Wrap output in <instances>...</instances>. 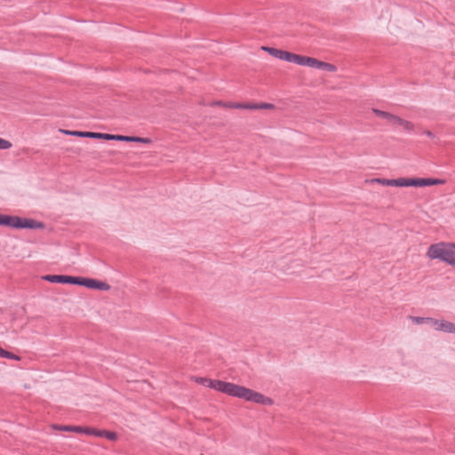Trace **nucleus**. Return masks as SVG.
I'll return each instance as SVG.
<instances>
[{
    "label": "nucleus",
    "instance_id": "obj_1",
    "mask_svg": "<svg viewBox=\"0 0 455 455\" xmlns=\"http://www.w3.org/2000/svg\"><path fill=\"white\" fill-rule=\"evenodd\" d=\"M427 256L431 259H439L455 267V243L440 242L431 244L427 249Z\"/></svg>",
    "mask_w": 455,
    "mask_h": 455
},
{
    "label": "nucleus",
    "instance_id": "obj_2",
    "mask_svg": "<svg viewBox=\"0 0 455 455\" xmlns=\"http://www.w3.org/2000/svg\"><path fill=\"white\" fill-rule=\"evenodd\" d=\"M232 396L262 405H272L274 403V401L270 397L265 396L261 393L236 384Z\"/></svg>",
    "mask_w": 455,
    "mask_h": 455
},
{
    "label": "nucleus",
    "instance_id": "obj_3",
    "mask_svg": "<svg viewBox=\"0 0 455 455\" xmlns=\"http://www.w3.org/2000/svg\"><path fill=\"white\" fill-rule=\"evenodd\" d=\"M195 381L202 386L208 387L216 391L231 395H233L235 384L218 379H211L204 377H196Z\"/></svg>",
    "mask_w": 455,
    "mask_h": 455
},
{
    "label": "nucleus",
    "instance_id": "obj_4",
    "mask_svg": "<svg viewBox=\"0 0 455 455\" xmlns=\"http://www.w3.org/2000/svg\"><path fill=\"white\" fill-rule=\"evenodd\" d=\"M262 50L279 60H286L291 63H295L299 66L305 65L307 56L299 55L283 50L267 46H263Z\"/></svg>",
    "mask_w": 455,
    "mask_h": 455
},
{
    "label": "nucleus",
    "instance_id": "obj_5",
    "mask_svg": "<svg viewBox=\"0 0 455 455\" xmlns=\"http://www.w3.org/2000/svg\"><path fill=\"white\" fill-rule=\"evenodd\" d=\"M44 280L54 283H68L79 285V276H71L65 275H47L43 277Z\"/></svg>",
    "mask_w": 455,
    "mask_h": 455
},
{
    "label": "nucleus",
    "instance_id": "obj_6",
    "mask_svg": "<svg viewBox=\"0 0 455 455\" xmlns=\"http://www.w3.org/2000/svg\"><path fill=\"white\" fill-rule=\"evenodd\" d=\"M44 228V223L37 221L33 219H25L17 216L15 219V228L18 229L29 228V229H42Z\"/></svg>",
    "mask_w": 455,
    "mask_h": 455
},
{
    "label": "nucleus",
    "instance_id": "obj_7",
    "mask_svg": "<svg viewBox=\"0 0 455 455\" xmlns=\"http://www.w3.org/2000/svg\"><path fill=\"white\" fill-rule=\"evenodd\" d=\"M60 132L76 136L80 138H90V139H101L108 140V133L93 132H82V131H69V130H60Z\"/></svg>",
    "mask_w": 455,
    "mask_h": 455
},
{
    "label": "nucleus",
    "instance_id": "obj_8",
    "mask_svg": "<svg viewBox=\"0 0 455 455\" xmlns=\"http://www.w3.org/2000/svg\"><path fill=\"white\" fill-rule=\"evenodd\" d=\"M79 281V285L84 286L89 289L100 291H108L110 289V285L108 283L100 280L80 277Z\"/></svg>",
    "mask_w": 455,
    "mask_h": 455
},
{
    "label": "nucleus",
    "instance_id": "obj_9",
    "mask_svg": "<svg viewBox=\"0 0 455 455\" xmlns=\"http://www.w3.org/2000/svg\"><path fill=\"white\" fill-rule=\"evenodd\" d=\"M304 66L317 68V69L326 70L329 72H334L337 69L336 67L331 63L323 62V61L318 60L317 59H315L312 57H307V56L306 58Z\"/></svg>",
    "mask_w": 455,
    "mask_h": 455
},
{
    "label": "nucleus",
    "instance_id": "obj_10",
    "mask_svg": "<svg viewBox=\"0 0 455 455\" xmlns=\"http://www.w3.org/2000/svg\"><path fill=\"white\" fill-rule=\"evenodd\" d=\"M108 140H117V141H127V142H140L148 144L150 143V139L148 138H142V137H135V136H124V135H113L108 134Z\"/></svg>",
    "mask_w": 455,
    "mask_h": 455
},
{
    "label": "nucleus",
    "instance_id": "obj_11",
    "mask_svg": "<svg viewBox=\"0 0 455 455\" xmlns=\"http://www.w3.org/2000/svg\"><path fill=\"white\" fill-rule=\"evenodd\" d=\"M373 181L387 186L410 187V179L399 178L395 180L375 179Z\"/></svg>",
    "mask_w": 455,
    "mask_h": 455
},
{
    "label": "nucleus",
    "instance_id": "obj_12",
    "mask_svg": "<svg viewBox=\"0 0 455 455\" xmlns=\"http://www.w3.org/2000/svg\"><path fill=\"white\" fill-rule=\"evenodd\" d=\"M443 183V180L436 179H410V187H425Z\"/></svg>",
    "mask_w": 455,
    "mask_h": 455
},
{
    "label": "nucleus",
    "instance_id": "obj_13",
    "mask_svg": "<svg viewBox=\"0 0 455 455\" xmlns=\"http://www.w3.org/2000/svg\"><path fill=\"white\" fill-rule=\"evenodd\" d=\"M372 112L379 117L386 119L387 122H389L392 124H396L399 121V116L393 115L389 112H386L383 110H379L377 108H372Z\"/></svg>",
    "mask_w": 455,
    "mask_h": 455
},
{
    "label": "nucleus",
    "instance_id": "obj_14",
    "mask_svg": "<svg viewBox=\"0 0 455 455\" xmlns=\"http://www.w3.org/2000/svg\"><path fill=\"white\" fill-rule=\"evenodd\" d=\"M435 331H441L447 333H455V323L446 320H438Z\"/></svg>",
    "mask_w": 455,
    "mask_h": 455
},
{
    "label": "nucleus",
    "instance_id": "obj_15",
    "mask_svg": "<svg viewBox=\"0 0 455 455\" xmlns=\"http://www.w3.org/2000/svg\"><path fill=\"white\" fill-rule=\"evenodd\" d=\"M410 319L416 324H430L435 330L436 329L438 323V319L432 317L410 316Z\"/></svg>",
    "mask_w": 455,
    "mask_h": 455
},
{
    "label": "nucleus",
    "instance_id": "obj_16",
    "mask_svg": "<svg viewBox=\"0 0 455 455\" xmlns=\"http://www.w3.org/2000/svg\"><path fill=\"white\" fill-rule=\"evenodd\" d=\"M56 429L61 430V431H68V432H76V433H82L85 434V431H89L90 427H83L80 426H67V425H59L54 426Z\"/></svg>",
    "mask_w": 455,
    "mask_h": 455
},
{
    "label": "nucleus",
    "instance_id": "obj_17",
    "mask_svg": "<svg viewBox=\"0 0 455 455\" xmlns=\"http://www.w3.org/2000/svg\"><path fill=\"white\" fill-rule=\"evenodd\" d=\"M17 216L0 214V226L15 228Z\"/></svg>",
    "mask_w": 455,
    "mask_h": 455
},
{
    "label": "nucleus",
    "instance_id": "obj_18",
    "mask_svg": "<svg viewBox=\"0 0 455 455\" xmlns=\"http://www.w3.org/2000/svg\"><path fill=\"white\" fill-rule=\"evenodd\" d=\"M396 124L402 126L407 132H411L414 129V124L411 122L404 120L401 117L399 118V121Z\"/></svg>",
    "mask_w": 455,
    "mask_h": 455
},
{
    "label": "nucleus",
    "instance_id": "obj_19",
    "mask_svg": "<svg viewBox=\"0 0 455 455\" xmlns=\"http://www.w3.org/2000/svg\"><path fill=\"white\" fill-rule=\"evenodd\" d=\"M214 104L215 105H223V106L230 108H243V106H242L243 103H233V102L222 103L221 101H217Z\"/></svg>",
    "mask_w": 455,
    "mask_h": 455
},
{
    "label": "nucleus",
    "instance_id": "obj_20",
    "mask_svg": "<svg viewBox=\"0 0 455 455\" xmlns=\"http://www.w3.org/2000/svg\"><path fill=\"white\" fill-rule=\"evenodd\" d=\"M104 431L105 430H98V429L90 427L89 431H85V435L104 437V435H103Z\"/></svg>",
    "mask_w": 455,
    "mask_h": 455
},
{
    "label": "nucleus",
    "instance_id": "obj_21",
    "mask_svg": "<svg viewBox=\"0 0 455 455\" xmlns=\"http://www.w3.org/2000/svg\"><path fill=\"white\" fill-rule=\"evenodd\" d=\"M103 435H104V438H107L108 440H110V441H115L117 439V435L115 432H110V431L105 430L103 432Z\"/></svg>",
    "mask_w": 455,
    "mask_h": 455
},
{
    "label": "nucleus",
    "instance_id": "obj_22",
    "mask_svg": "<svg viewBox=\"0 0 455 455\" xmlns=\"http://www.w3.org/2000/svg\"><path fill=\"white\" fill-rule=\"evenodd\" d=\"M12 148V143L4 139L0 138V149H9Z\"/></svg>",
    "mask_w": 455,
    "mask_h": 455
},
{
    "label": "nucleus",
    "instance_id": "obj_23",
    "mask_svg": "<svg viewBox=\"0 0 455 455\" xmlns=\"http://www.w3.org/2000/svg\"><path fill=\"white\" fill-rule=\"evenodd\" d=\"M6 355H4V358H7V359H12V360H15V361H20V357L12 352H9V351H6Z\"/></svg>",
    "mask_w": 455,
    "mask_h": 455
},
{
    "label": "nucleus",
    "instance_id": "obj_24",
    "mask_svg": "<svg viewBox=\"0 0 455 455\" xmlns=\"http://www.w3.org/2000/svg\"><path fill=\"white\" fill-rule=\"evenodd\" d=\"M275 106L270 103H259L258 104V109H272Z\"/></svg>",
    "mask_w": 455,
    "mask_h": 455
},
{
    "label": "nucleus",
    "instance_id": "obj_25",
    "mask_svg": "<svg viewBox=\"0 0 455 455\" xmlns=\"http://www.w3.org/2000/svg\"><path fill=\"white\" fill-rule=\"evenodd\" d=\"M243 108L242 109H258V104L253 103H245L242 104Z\"/></svg>",
    "mask_w": 455,
    "mask_h": 455
},
{
    "label": "nucleus",
    "instance_id": "obj_26",
    "mask_svg": "<svg viewBox=\"0 0 455 455\" xmlns=\"http://www.w3.org/2000/svg\"><path fill=\"white\" fill-rule=\"evenodd\" d=\"M423 133L425 135H427V137H429V138H435L434 133L432 132H430V131H425Z\"/></svg>",
    "mask_w": 455,
    "mask_h": 455
},
{
    "label": "nucleus",
    "instance_id": "obj_27",
    "mask_svg": "<svg viewBox=\"0 0 455 455\" xmlns=\"http://www.w3.org/2000/svg\"><path fill=\"white\" fill-rule=\"evenodd\" d=\"M6 351H7V350H4V348H2V347H0V357L4 358V355H7V354H6Z\"/></svg>",
    "mask_w": 455,
    "mask_h": 455
}]
</instances>
